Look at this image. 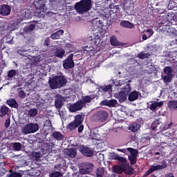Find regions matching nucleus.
<instances>
[{
  "label": "nucleus",
  "mask_w": 177,
  "mask_h": 177,
  "mask_svg": "<svg viewBox=\"0 0 177 177\" xmlns=\"http://www.w3.org/2000/svg\"><path fill=\"white\" fill-rule=\"evenodd\" d=\"M95 95H85L82 97V100H80L74 104H71L68 106V109L71 113H76V111H80L84 107H85L86 103H91L93 99H95Z\"/></svg>",
  "instance_id": "1"
},
{
  "label": "nucleus",
  "mask_w": 177,
  "mask_h": 177,
  "mask_svg": "<svg viewBox=\"0 0 177 177\" xmlns=\"http://www.w3.org/2000/svg\"><path fill=\"white\" fill-rule=\"evenodd\" d=\"M49 84L51 89H59L67 84V80L64 77L63 73L53 77L49 80Z\"/></svg>",
  "instance_id": "2"
},
{
  "label": "nucleus",
  "mask_w": 177,
  "mask_h": 177,
  "mask_svg": "<svg viewBox=\"0 0 177 177\" xmlns=\"http://www.w3.org/2000/svg\"><path fill=\"white\" fill-rule=\"evenodd\" d=\"M91 8V0H82L80 2L77 3L75 6V10L80 13L88 12Z\"/></svg>",
  "instance_id": "3"
},
{
  "label": "nucleus",
  "mask_w": 177,
  "mask_h": 177,
  "mask_svg": "<svg viewBox=\"0 0 177 177\" xmlns=\"http://www.w3.org/2000/svg\"><path fill=\"white\" fill-rule=\"evenodd\" d=\"M39 129V125L37 123H28L22 128V132L24 135L35 133Z\"/></svg>",
  "instance_id": "4"
},
{
  "label": "nucleus",
  "mask_w": 177,
  "mask_h": 177,
  "mask_svg": "<svg viewBox=\"0 0 177 177\" xmlns=\"http://www.w3.org/2000/svg\"><path fill=\"white\" fill-rule=\"evenodd\" d=\"M93 165L90 162H84L80 169V172L82 175H89L93 169Z\"/></svg>",
  "instance_id": "5"
},
{
  "label": "nucleus",
  "mask_w": 177,
  "mask_h": 177,
  "mask_svg": "<svg viewBox=\"0 0 177 177\" xmlns=\"http://www.w3.org/2000/svg\"><path fill=\"white\" fill-rule=\"evenodd\" d=\"M74 54H70L67 58L63 62V67L65 70H69L70 68H73L75 66V62L73 61Z\"/></svg>",
  "instance_id": "6"
},
{
  "label": "nucleus",
  "mask_w": 177,
  "mask_h": 177,
  "mask_svg": "<svg viewBox=\"0 0 177 177\" xmlns=\"http://www.w3.org/2000/svg\"><path fill=\"white\" fill-rule=\"evenodd\" d=\"M109 118V114L106 111H98L95 115V120L98 122H104Z\"/></svg>",
  "instance_id": "7"
},
{
  "label": "nucleus",
  "mask_w": 177,
  "mask_h": 177,
  "mask_svg": "<svg viewBox=\"0 0 177 177\" xmlns=\"http://www.w3.org/2000/svg\"><path fill=\"white\" fill-rule=\"evenodd\" d=\"M173 71H174V70H173L172 67H171V66L165 67V68L163 69V73H165V74H166V75H165V77H163V81H165V82H167V83L171 82V79H172Z\"/></svg>",
  "instance_id": "8"
},
{
  "label": "nucleus",
  "mask_w": 177,
  "mask_h": 177,
  "mask_svg": "<svg viewBox=\"0 0 177 177\" xmlns=\"http://www.w3.org/2000/svg\"><path fill=\"white\" fill-rule=\"evenodd\" d=\"M122 163L123 172L127 175H133L134 169L132 166L129 165L127 158H125Z\"/></svg>",
  "instance_id": "9"
},
{
  "label": "nucleus",
  "mask_w": 177,
  "mask_h": 177,
  "mask_svg": "<svg viewBox=\"0 0 177 177\" xmlns=\"http://www.w3.org/2000/svg\"><path fill=\"white\" fill-rule=\"evenodd\" d=\"M80 152L84 157L90 158L94 155L93 150L87 146L80 145Z\"/></svg>",
  "instance_id": "10"
},
{
  "label": "nucleus",
  "mask_w": 177,
  "mask_h": 177,
  "mask_svg": "<svg viewBox=\"0 0 177 177\" xmlns=\"http://www.w3.org/2000/svg\"><path fill=\"white\" fill-rule=\"evenodd\" d=\"M167 166L168 165L167 162L165 160H162V165H158L156 166L151 165L149 169L151 171L152 173H153L157 171L165 169L167 167Z\"/></svg>",
  "instance_id": "11"
},
{
  "label": "nucleus",
  "mask_w": 177,
  "mask_h": 177,
  "mask_svg": "<svg viewBox=\"0 0 177 177\" xmlns=\"http://www.w3.org/2000/svg\"><path fill=\"white\" fill-rule=\"evenodd\" d=\"M11 8L10 6L3 4L0 6V15L2 16H8L10 14Z\"/></svg>",
  "instance_id": "12"
},
{
  "label": "nucleus",
  "mask_w": 177,
  "mask_h": 177,
  "mask_svg": "<svg viewBox=\"0 0 177 177\" xmlns=\"http://www.w3.org/2000/svg\"><path fill=\"white\" fill-rule=\"evenodd\" d=\"M23 24H28L27 26H26L24 28V31L26 33H29L35 30L37 22L36 21L23 22Z\"/></svg>",
  "instance_id": "13"
},
{
  "label": "nucleus",
  "mask_w": 177,
  "mask_h": 177,
  "mask_svg": "<svg viewBox=\"0 0 177 177\" xmlns=\"http://www.w3.org/2000/svg\"><path fill=\"white\" fill-rule=\"evenodd\" d=\"M10 111V109L6 105L1 106L0 109V117L3 118V117H6V115H9Z\"/></svg>",
  "instance_id": "14"
},
{
  "label": "nucleus",
  "mask_w": 177,
  "mask_h": 177,
  "mask_svg": "<svg viewBox=\"0 0 177 177\" xmlns=\"http://www.w3.org/2000/svg\"><path fill=\"white\" fill-rule=\"evenodd\" d=\"M110 159L111 160H118L119 161L120 163H122V162L126 159L124 157L120 156L119 155H118L116 153L113 152V153H110V156H109Z\"/></svg>",
  "instance_id": "15"
},
{
  "label": "nucleus",
  "mask_w": 177,
  "mask_h": 177,
  "mask_svg": "<svg viewBox=\"0 0 177 177\" xmlns=\"http://www.w3.org/2000/svg\"><path fill=\"white\" fill-rule=\"evenodd\" d=\"M52 138H54L57 141H62L64 140V136L63 134L59 131H55L50 135Z\"/></svg>",
  "instance_id": "16"
},
{
  "label": "nucleus",
  "mask_w": 177,
  "mask_h": 177,
  "mask_svg": "<svg viewBox=\"0 0 177 177\" xmlns=\"http://www.w3.org/2000/svg\"><path fill=\"white\" fill-rule=\"evenodd\" d=\"M64 102L62 101V97L61 95L57 96V99L55 100V106L57 110H61Z\"/></svg>",
  "instance_id": "17"
},
{
  "label": "nucleus",
  "mask_w": 177,
  "mask_h": 177,
  "mask_svg": "<svg viewBox=\"0 0 177 177\" xmlns=\"http://www.w3.org/2000/svg\"><path fill=\"white\" fill-rule=\"evenodd\" d=\"M65 50L62 48H57L55 51V55L58 58H63L65 56Z\"/></svg>",
  "instance_id": "18"
},
{
  "label": "nucleus",
  "mask_w": 177,
  "mask_h": 177,
  "mask_svg": "<svg viewBox=\"0 0 177 177\" xmlns=\"http://www.w3.org/2000/svg\"><path fill=\"white\" fill-rule=\"evenodd\" d=\"M140 93L138 91H134L131 92L129 95V102H134L137 100L139 97Z\"/></svg>",
  "instance_id": "19"
},
{
  "label": "nucleus",
  "mask_w": 177,
  "mask_h": 177,
  "mask_svg": "<svg viewBox=\"0 0 177 177\" xmlns=\"http://www.w3.org/2000/svg\"><path fill=\"white\" fill-rule=\"evenodd\" d=\"M163 104H164L163 101L153 102V103L151 104V106H149V109H151V111H156V110L158 107H162V106H163Z\"/></svg>",
  "instance_id": "20"
},
{
  "label": "nucleus",
  "mask_w": 177,
  "mask_h": 177,
  "mask_svg": "<svg viewBox=\"0 0 177 177\" xmlns=\"http://www.w3.org/2000/svg\"><path fill=\"white\" fill-rule=\"evenodd\" d=\"M66 155L68 158H75L77 156V149L75 148H71L66 151Z\"/></svg>",
  "instance_id": "21"
},
{
  "label": "nucleus",
  "mask_w": 177,
  "mask_h": 177,
  "mask_svg": "<svg viewBox=\"0 0 177 177\" xmlns=\"http://www.w3.org/2000/svg\"><path fill=\"white\" fill-rule=\"evenodd\" d=\"M6 103L10 107H12L13 109H18L19 107L18 102L13 98L7 100Z\"/></svg>",
  "instance_id": "22"
},
{
  "label": "nucleus",
  "mask_w": 177,
  "mask_h": 177,
  "mask_svg": "<svg viewBox=\"0 0 177 177\" xmlns=\"http://www.w3.org/2000/svg\"><path fill=\"white\" fill-rule=\"evenodd\" d=\"M113 172L118 174H122L123 173L122 162L120 165L113 166Z\"/></svg>",
  "instance_id": "23"
},
{
  "label": "nucleus",
  "mask_w": 177,
  "mask_h": 177,
  "mask_svg": "<svg viewBox=\"0 0 177 177\" xmlns=\"http://www.w3.org/2000/svg\"><path fill=\"white\" fill-rule=\"evenodd\" d=\"M118 99L120 103H123L124 102H125V100H127V95L124 91H120L118 93Z\"/></svg>",
  "instance_id": "24"
},
{
  "label": "nucleus",
  "mask_w": 177,
  "mask_h": 177,
  "mask_svg": "<svg viewBox=\"0 0 177 177\" xmlns=\"http://www.w3.org/2000/svg\"><path fill=\"white\" fill-rule=\"evenodd\" d=\"M167 107L170 110H177V100H170L169 101V103H167Z\"/></svg>",
  "instance_id": "25"
},
{
  "label": "nucleus",
  "mask_w": 177,
  "mask_h": 177,
  "mask_svg": "<svg viewBox=\"0 0 177 177\" xmlns=\"http://www.w3.org/2000/svg\"><path fill=\"white\" fill-rule=\"evenodd\" d=\"M128 152L130 153V155H129V156L130 157H138V155L139 153L138 149L131 147L127 148V153Z\"/></svg>",
  "instance_id": "26"
},
{
  "label": "nucleus",
  "mask_w": 177,
  "mask_h": 177,
  "mask_svg": "<svg viewBox=\"0 0 177 177\" xmlns=\"http://www.w3.org/2000/svg\"><path fill=\"white\" fill-rule=\"evenodd\" d=\"M64 33V31L63 30H59L58 31H57L56 32L53 33L50 35V37L53 39H58L60 38V36L62 35Z\"/></svg>",
  "instance_id": "27"
},
{
  "label": "nucleus",
  "mask_w": 177,
  "mask_h": 177,
  "mask_svg": "<svg viewBox=\"0 0 177 177\" xmlns=\"http://www.w3.org/2000/svg\"><path fill=\"white\" fill-rule=\"evenodd\" d=\"M120 26L127 28H134L135 26L132 23L128 21H122L120 22Z\"/></svg>",
  "instance_id": "28"
},
{
  "label": "nucleus",
  "mask_w": 177,
  "mask_h": 177,
  "mask_svg": "<svg viewBox=\"0 0 177 177\" xmlns=\"http://www.w3.org/2000/svg\"><path fill=\"white\" fill-rule=\"evenodd\" d=\"M84 121V119L82 118V115H76L75 118V120L73 121L77 125V127H79V125H81L82 124Z\"/></svg>",
  "instance_id": "29"
},
{
  "label": "nucleus",
  "mask_w": 177,
  "mask_h": 177,
  "mask_svg": "<svg viewBox=\"0 0 177 177\" xmlns=\"http://www.w3.org/2000/svg\"><path fill=\"white\" fill-rule=\"evenodd\" d=\"M161 124V122L159 120H155L153 122H152V124H151V128H152V131H157V128L158 125Z\"/></svg>",
  "instance_id": "30"
},
{
  "label": "nucleus",
  "mask_w": 177,
  "mask_h": 177,
  "mask_svg": "<svg viewBox=\"0 0 177 177\" xmlns=\"http://www.w3.org/2000/svg\"><path fill=\"white\" fill-rule=\"evenodd\" d=\"M4 41L6 40L5 43H8L9 44H13V37L10 35H6L5 37H3Z\"/></svg>",
  "instance_id": "31"
},
{
  "label": "nucleus",
  "mask_w": 177,
  "mask_h": 177,
  "mask_svg": "<svg viewBox=\"0 0 177 177\" xmlns=\"http://www.w3.org/2000/svg\"><path fill=\"white\" fill-rule=\"evenodd\" d=\"M78 125L73 121L68 124L67 129H69L70 131H74V129H76Z\"/></svg>",
  "instance_id": "32"
},
{
  "label": "nucleus",
  "mask_w": 177,
  "mask_h": 177,
  "mask_svg": "<svg viewBox=\"0 0 177 177\" xmlns=\"http://www.w3.org/2000/svg\"><path fill=\"white\" fill-rule=\"evenodd\" d=\"M97 177H104V167H100L96 171Z\"/></svg>",
  "instance_id": "33"
},
{
  "label": "nucleus",
  "mask_w": 177,
  "mask_h": 177,
  "mask_svg": "<svg viewBox=\"0 0 177 177\" xmlns=\"http://www.w3.org/2000/svg\"><path fill=\"white\" fill-rule=\"evenodd\" d=\"M128 158L130 162V165L131 166L135 165L137 163V161H138L137 156H129Z\"/></svg>",
  "instance_id": "34"
},
{
  "label": "nucleus",
  "mask_w": 177,
  "mask_h": 177,
  "mask_svg": "<svg viewBox=\"0 0 177 177\" xmlns=\"http://www.w3.org/2000/svg\"><path fill=\"white\" fill-rule=\"evenodd\" d=\"M54 147V144L53 142H47L44 144V149L47 151L52 150L53 148Z\"/></svg>",
  "instance_id": "35"
},
{
  "label": "nucleus",
  "mask_w": 177,
  "mask_h": 177,
  "mask_svg": "<svg viewBox=\"0 0 177 177\" xmlns=\"http://www.w3.org/2000/svg\"><path fill=\"white\" fill-rule=\"evenodd\" d=\"M17 53L19 55L25 56V57H28V50L24 49V48H21L17 50Z\"/></svg>",
  "instance_id": "36"
},
{
  "label": "nucleus",
  "mask_w": 177,
  "mask_h": 177,
  "mask_svg": "<svg viewBox=\"0 0 177 177\" xmlns=\"http://www.w3.org/2000/svg\"><path fill=\"white\" fill-rule=\"evenodd\" d=\"M111 44L112 46H119L120 44L115 36H112L110 39Z\"/></svg>",
  "instance_id": "37"
},
{
  "label": "nucleus",
  "mask_w": 177,
  "mask_h": 177,
  "mask_svg": "<svg viewBox=\"0 0 177 177\" xmlns=\"http://www.w3.org/2000/svg\"><path fill=\"white\" fill-rule=\"evenodd\" d=\"M44 126L48 128V129H53V124L49 119L44 121Z\"/></svg>",
  "instance_id": "38"
},
{
  "label": "nucleus",
  "mask_w": 177,
  "mask_h": 177,
  "mask_svg": "<svg viewBox=\"0 0 177 177\" xmlns=\"http://www.w3.org/2000/svg\"><path fill=\"white\" fill-rule=\"evenodd\" d=\"M149 56H150V54L149 53H145L144 52H141V53L138 55V57H139L140 59L148 58Z\"/></svg>",
  "instance_id": "39"
},
{
  "label": "nucleus",
  "mask_w": 177,
  "mask_h": 177,
  "mask_svg": "<svg viewBox=\"0 0 177 177\" xmlns=\"http://www.w3.org/2000/svg\"><path fill=\"white\" fill-rule=\"evenodd\" d=\"M38 111L36 109H32L28 111V115L29 117H35L37 115Z\"/></svg>",
  "instance_id": "40"
},
{
  "label": "nucleus",
  "mask_w": 177,
  "mask_h": 177,
  "mask_svg": "<svg viewBox=\"0 0 177 177\" xmlns=\"http://www.w3.org/2000/svg\"><path fill=\"white\" fill-rule=\"evenodd\" d=\"M13 149L16 151H19L21 149V144L20 142H15L13 144Z\"/></svg>",
  "instance_id": "41"
},
{
  "label": "nucleus",
  "mask_w": 177,
  "mask_h": 177,
  "mask_svg": "<svg viewBox=\"0 0 177 177\" xmlns=\"http://www.w3.org/2000/svg\"><path fill=\"white\" fill-rule=\"evenodd\" d=\"M50 177H62V173L60 171H54L50 174Z\"/></svg>",
  "instance_id": "42"
},
{
  "label": "nucleus",
  "mask_w": 177,
  "mask_h": 177,
  "mask_svg": "<svg viewBox=\"0 0 177 177\" xmlns=\"http://www.w3.org/2000/svg\"><path fill=\"white\" fill-rule=\"evenodd\" d=\"M32 157L36 161H38L39 160V158H41L40 153L39 152H32Z\"/></svg>",
  "instance_id": "43"
},
{
  "label": "nucleus",
  "mask_w": 177,
  "mask_h": 177,
  "mask_svg": "<svg viewBox=\"0 0 177 177\" xmlns=\"http://www.w3.org/2000/svg\"><path fill=\"white\" fill-rule=\"evenodd\" d=\"M18 92L19 97H21V99H25L26 93L21 88L18 89Z\"/></svg>",
  "instance_id": "44"
},
{
  "label": "nucleus",
  "mask_w": 177,
  "mask_h": 177,
  "mask_svg": "<svg viewBox=\"0 0 177 177\" xmlns=\"http://www.w3.org/2000/svg\"><path fill=\"white\" fill-rule=\"evenodd\" d=\"M8 177H22V175L19 172L14 171L8 175Z\"/></svg>",
  "instance_id": "45"
},
{
  "label": "nucleus",
  "mask_w": 177,
  "mask_h": 177,
  "mask_svg": "<svg viewBox=\"0 0 177 177\" xmlns=\"http://www.w3.org/2000/svg\"><path fill=\"white\" fill-rule=\"evenodd\" d=\"M112 86L111 84L107 85V86H102L100 87V89L103 91V92H108L111 89Z\"/></svg>",
  "instance_id": "46"
},
{
  "label": "nucleus",
  "mask_w": 177,
  "mask_h": 177,
  "mask_svg": "<svg viewBox=\"0 0 177 177\" xmlns=\"http://www.w3.org/2000/svg\"><path fill=\"white\" fill-rule=\"evenodd\" d=\"M118 104V101L116 100H109V107H115Z\"/></svg>",
  "instance_id": "47"
},
{
  "label": "nucleus",
  "mask_w": 177,
  "mask_h": 177,
  "mask_svg": "<svg viewBox=\"0 0 177 177\" xmlns=\"http://www.w3.org/2000/svg\"><path fill=\"white\" fill-rule=\"evenodd\" d=\"M17 72L15 70H11L8 71V78H12L14 75H16Z\"/></svg>",
  "instance_id": "48"
},
{
  "label": "nucleus",
  "mask_w": 177,
  "mask_h": 177,
  "mask_svg": "<svg viewBox=\"0 0 177 177\" xmlns=\"http://www.w3.org/2000/svg\"><path fill=\"white\" fill-rule=\"evenodd\" d=\"M17 28V24H15V23L8 26V29L10 30V31L15 30Z\"/></svg>",
  "instance_id": "49"
},
{
  "label": "nucleus",
  "mask_w": 177,
  "mask_h": 177,
  "mask_svg": "<svg viewBox=\"0 0 177 177\" xmlns=\"http://www.w3.org/2000/svg\"><path fill=\"white\" fill-rule=\"evenodd\" d=\"M48 8V6L47 4V2H46V1H44L42 5L40 6V9L43 10H47Z\"/></svg>",
  "instance_id": "50"
},
{
  "label": "nucleus",
  "mask_w": 177,
  "mask_h": 177,
  "mask_svg": "<svg viewBox=\"0 0 177 177\" xmlns=\"http://www.w3.org/2000/svg\"><path fill=\"white\" fill-rule=\"evenodd\" d=\"M160 131H167V129H169L167 124H163L160 125Z\"/></svg>",
  "instance_id": "51"
},
{
  "label": "nucleus",
  "mask_w": 177,
  "mask_h": 177,
  "mask_svg": "<svg viewBox=\"0 0 177 177\" xmlns=\"http://www.w3.org/2000/svg\"><path fill=\"white\" fill-rule=\"evenodd\" d=\"M153 35V31L152 29H148L147 30V35L148 36V37H150L151 36H152Z\"/></svg>",
  "instance_id": "52"
},
{
  "label": "nucleus",
  "mask_w": 177,
  "mask_h": 177,
  "mask_svg": "<svg viewBox=\"0 0 177 177\" xmlns=\"http://www.w3.org/2000/svg\"><path fill=\"white\" fill-rule=\"evenodd\" d=\"M100 104H102V106H107L109 107V100L102 101Z\"/></svg>",
  "instance_id": "53"
},
{
  "label": "nucleus",
  "mask_w": 177,
  "mask_h": 177,
  "mask_svg": "<svg viewBox=\"0 0 177 177\" xmlns=\"http://www.w3.org/2000/svg\"><path fill=\"white\" fill-rule=\"evenodd\" d=\"M78 133H82V131H84V125L83 124H80L78 127Z\"/></svg>",
  "instance_id": "54"
},
{
  "label": "nucleus",
  "mask_w": 177,
  "mask_h": 177,
  "mask_svg": "<svg viewBox=\"0 0 177 177\" xmlns=\"http://www.w3.org/2000/svg\"><path fill=\"white\" fill-rule=\"evenodd\" d=\"M50 38L49 37H47L45 39V41H44V44L47 46H49L50 45Z\"/></svg>",
  "instance_id": "55"
},
{
  "label": "nucleus",
  "mask_w": 177,
  "mask_h": 177,
  "mask_svg": "<svg viewBox=\"0 0 177 177\" xmlns=\"http://www.w3.org/2000/svg\"><path fill=\"white\" fill-rule=\"evenodd\" d=\"M153 172L151 171V170L149 169H148V171H147V172H145V174H144V176L142 177H148L150 174H151Z\"/></svg>",
  "instance_id": "56"
},
{
  "label": "nucleus",
  "mask_w": 177,
  "mask_h": 177,
  "mask_svg": "<svg viewBox=\"0 0 177 177\" xmlns=\"http://www.w3.org/2000/svg\"><path fill=\"white\" fill-rule=\"evenodd\" d=\"M118 152L124 153V154L127 153V149H117Z\"/></svg>",
  "instance_id": "57"
},
{
  "label": "nucleus",
  "mask_w": 177,
  "mask_h": 177,
  "mask_svg": "<svg viewBox=\"0 0 177 177\" xmlns=\"http://www.w3.org/2000/svg\"><path fill=\"white\" fill-rule=\"evenodd\" d=\"M10 124V119H7L5 122V127L9 128Z\"/></svg>",
  "instance_id": "58"
},
{
  "label": "nucleus",
  "mask_w": 177,
  "mask_h": 177,
  "mask_svg": "<svg viewBox=\"0 0 177 177\" xmlns=\"http://www.w3.org/2000/svg\"><path fill=\"white\" fill-rule=\"evenodd\" d=\"M131 131H132V132H137V131H138V129L137 127H136L135 126H133Z\"/></svg>",
  "instance_id": "59"
},
{
  "label": "nucleus",
  "mask_w": 177,
  "mask_h": 177,
  "mask_svg": "<svg viewBox=\"0 0 177 177\" xmlns=\"http://www.w3.org/2000/svg\"><path fill=\"white\" fill-rule=\"evenodd\" d=\"M148 38H150V37H148L147 35L144 34L142 35V39L143 40H147Z\"/></svg>",
  "instance_id": "60"
},
{
  "label": "nucleus",
  "mask_w": 177,
  "mask_h": 177,
  "mask_svg": "<svg viewBox=\"0 0 177 177\" xmlns=\"http://www.w3.org/2000/svg\"><path fill=\"white\" fill-rule=\"evenodd\" d=\"M172 125H174L173 122H170L169 124H167V128H168L169 129H170V128H171V127H172Z\"/></svg>",
  "instance_id": "61"
},
{
  "label": "nucleus",
  "mask_w": 177,
  "mask_h": 177,
  "mask_svg": "<svg viewBox=\"0 0 177 177\" xmlns=\"http://www.w3.org/2000/svg\"><path fill=\"white\" fill-rule=\"evenodd\" d=\"M166 177H174V176L172 173H169V174L166 176Z\"/></svg>",
  "instance_id": "62"
},
{
  "label": "nucleus",
  "mask_w": 177,
  "mask_h": 177,
  "mask_svg": "<svg viewBox=\"0 0 177 177\" xmlns=\"http://www.w3.org/2000/svg\"><path fill=\"white\" fill-rule=\"evenodd\" d=\"M2 136H3V133L2 132L0 131V139L1 138Z\"/></svg>",
  "instance_id": "63"
},
{
  "label": "nucleus",
  "mask_w": 177,
  "mask_h": 177,
  "mask_svg": "<svg viewBox=\"0 0 177 177\" xmlns=\"http://www.w3.org/2000/svg\"><path fill=\"white\" fill-rule=\"evenodd\" d=\"M151 177H156V176L155 174H152Z\"/></svg>",
  "instance_id": "64"
}]
</instances>
